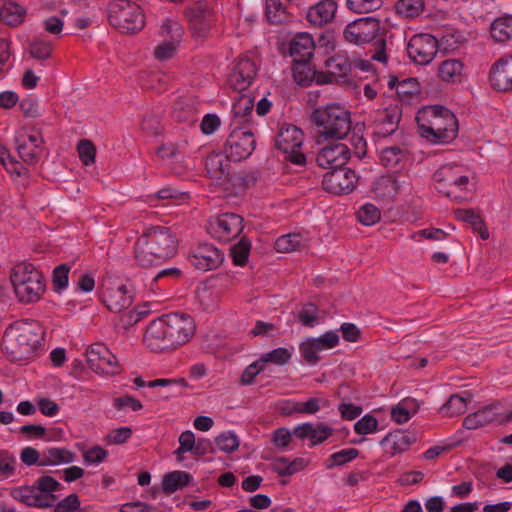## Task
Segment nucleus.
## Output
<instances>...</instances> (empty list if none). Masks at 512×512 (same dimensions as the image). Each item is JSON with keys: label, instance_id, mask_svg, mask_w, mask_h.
I'll return each instance as SVG.
<instances>
[{"label": "nucleus", "instance_id": "bf43d9fd", "mask_svg": "<svg viewBox=\"0 0 512 512\" xmlns=\"http://www.w3.org/2000/svg\"><path fill=\"white\" fill-rule=\"evenodd\" d=\"M299 351L303 359L310 365H315L319 362L320 349L313 341V337L307 338L299 345Z\"/></svg>", "mask_w": 512, "mask_h": 512}, {"label": "nucleus", "instance_id": "5fc2aeb1", "mask_svg": "<svg viewBox=\"0 0 512 512\" xmlns=\"http://www.w3.org/2000/svg\"><path fill=\"white\" fill-rule=\"evenodd\" d=\"M357 218L363 225L372 226L381 219V212L375 205L366 203L359 208Z\"/></svg>", "mask_w": 512, "mask_h": 512}, {"label": "nucleus", "instance_id": "1a4fd4ad", "mask_svg": "<svg viewBox=\"0 0 512 512\" xmlns=\"http://www.w3.org/2000/svg\"><path fill=\"white\" fill-rule=\"evenodd\" d=\"M303 141L304 134L301 129L294 125H285L281 127L277 135L275 146L286 155V160L303 166L306 163V156L301 151Z\"/></svg>", "mask_w": 512, "mask_h": 512}, {"label": "nucleus", "instance_id": "bb28decb", "mask_svg": "<svg viewBox=\"0 0 512 512\" xmlns=\"http://www.w3.org/2000/svg\"><path fill=\"white\" fill-rule=\"evenodd\" d=\"M416 441L414 434L404 430H395L388 433L381 441L380 445L385 454L390 457L396 454L407 451L410 446Z\"/></svg>", "mask_w": 512, "mask_h": 512}, {"label": "nucleus", "instance_id": "774afa93", "mask_svg": "<svg viewBox=\"0 0 512 512\" xmlns=\"http://www.w3.org/2000/svg\"><path fill=\"white\" fill-rule=\"evenodd\" d=\"M132 436V430L129 427H120L111 430L105 437L109 445H121L126 443Z\"/></svg>", "mask_w": 512, "mask_h": 512}, {"label": "nucleus", "instance_id": "20e7f679", "mask_svg": "<svg viewBox=\"0 0 512 512\" xmlns=\"http://www.w3.org/2000/svg\"><path fill=\"white\" fill-rule=\"evenodd\" d=\"M10 281L17 300L23 304L38 302L46 291L43 274L31 263L17 264L12 269Z\"/></svg>", "mask_w": 512, "mask_h": 512}, {"label": "nucleus", "instance_id": "e433bc0d", "mask_svg": "<svg viewBox=\"0 0 512 512\" xmlns=\"http://www.w3.org/2000/svg\"><path fill=\"white\" fill-rule=\"evenodd\" d=\"M74 453L66 448L52 447L42 452L40 466H55L67 464L74 461Z\"/></svg>", "mask_w": 512, "mask_h": 512}, {"label": "nucleus", "instance_id": "0e129e2a", "mask_svg": "<svg viewBox=\"0 0 512 512\" xmlns=\"http://www.w3.org/2000/svg\"><path fill=\"white\" fill-rule=\"evenodd\" d=\"M52 50V43L41 39H35L29 46L31 57L37 60L48 59L51 56Z\"/></svg>", "mask_w": 512, "mask_h": 512}, {"label": "nucleus", "instance_id": "dca6fc26", "mask_svg": "<svg viewBox=\"0 0 512 512\" xmlns=\"http://www.w3.org/2000/svg\"><path fill=\"white\" fill-rule=\"evenodd\" d=\"M207 230L212 237L228 242L242 232L243 218L235 213H223L209 220Z\"/></svg>", "mask_w": 512, "mask_h": 512}, {"label": "nucleus", "instance_id": "b1692460", "mask_svg": "<svg viewBox=\"0 0 512 512\" xmlns=\"http://www.w3.org/2000/svg\"><path fill=\"white\" fill-rule=\"evenodd\" d=\"M161 34H171V39L157 45L154 49V56L157 60L166 61L174 56L182 38L183 29L177 22L166 19L161 26Z\"/></svg>", "mask_w": 512, "mask_h": 512}, {"label": "nucleus", "instance_id": "473e14b6", "mask_svg": "<svg viewBox=\"0 0 512 512\" xmlns=\"http://www.w3.org/2000/svg\"><path fill=\"white\" fill-rule=\"evenodd\" d=\"M254 108V100L242 95L232 106L231 127H243L249 121Z\"/></svg>", "mask_w": 512, "mask_h": 512}, {"label": "nucleus", "instance_id": "c03bdc74", "mask_svg": "<svg viewBox=\"0 0 512 512\" xmlns=\"http://www.w3.org/2000/svg\"><path fill=\"white\" fill-rule=\"evenodd\" d=\"M293 77L294 80L301 86H309L311 82L317 83L319 72L311 68L309 61L293 62Z\"/></svg>", "mask_w": 512, "mask_h": 512}, {"label": "nucleus", "instance_id": "423d86ee", "mask_svg": "<svg viewBox=\"0 0 512 512\" xmlns=\"http://www.w3.org/2000/svg\"><path fill=\"white\" fill-rule=\"evenodd\" d=\"M37 323H16L6 330L5 348L13 360H22L31 356L40 344L41 333Z\"/></svg>", "mask_w": 512, "mask_h": 512}, {"label": "nucleus", "instance_id": "9b49d317", "mask_svg": "<svg viewBox=\"0 0 512 512\" xmlns=\"http://www.w3.org/2000/svg\"><path fill=\"white\" fill-rule=\"evenodd\" d=\"M258 69L259 65L254 58L248 55L239 56L227 76L228 86L237 92L247 90L254 82Z\"/></svg>", "mask_w": 512, "mask_h": 512}, {"label": "nucleus", "instance_id": "4468645a", "mask_svg": "<svg viewBox=\"0 0 512 512\" xmlns=\"http://www.w3.org/2000/svg\"><path fill=\"white\" fill-rule=\"evenodd\" d=\"M256 140L251 130L246 127H232L225 143V153L233 161L248 158L254 151Z\"/></svg>", "mask_w": 512, "mask_h": 512}, {"label": "nucleus", "instance_id": "864d4df0", "mask_svg": "<svg viewBox=\"0 0 512 512\" xmlns=\"http://www.w3.org/2000/svg\"><path fill=\"white\" fill-rule=\"evenodd\" d=\"M291 352L284 347H279L276 349H273L272 351H269L267 353H264L259 358L262 365L265 367L266 363H272L275 365H284L289 362L291 359Z\"/></svg>", "mask_w": 512, "mask_h": 512}, {"label": "nucleus", "instance_id": "cd10ccee", "mask_svg": "<svg viewBox=\"0 0 512 512\" xmlns=\"http://www.w3.org/2000/svg\"><path fill=\"white\" fill-rule=\"evenodd\" d=\"M402 185L393 174L383 175L375 180L372 186L374 197L383 202L393 201L400 193Z\"/></svg>", "mask_w": 512, "mask_h": 512}, {"label": "nucleus", "instance_id": "c85d7f7f", "mask_svg": "<svg viewBox=\"0 0 512 512\" xmlns=\"http://www.w3.org/2000/svg\"><path fill=\"white\" fill-rule=\"evenodd\" d=\"M388 86L391 89H396V94L402 103H417L420 99V84L416 78H406L398 81L396 77H391Z\"/></svg>", "mask_w": 512, "mask_h": 512}, {"label": "nucleus", "instance_id": "ea45409f", "mask_svg": "<svg viewBox=\"0 0 512 512\" xmlns=\"http://www.w3.org/2000/svg\"><path fill=\"white\" fill-rule=\"evenodd\" d=\"M463 72V64L457 59H448L440 63L438 77L447 83L460 81Z\"/></svg>", "mask_w": 512, "mask_h": 512}, {"label": "nucleus", "instance_id": "680f3d73", "mask_svg": "<svg viewBox=\"0 0 512 512\" xmlns=\"http://www.w3.org/2000/svg\"><path fill=\"white\" fill-rule=\"evenodd\" d=\"M346 5L349 10L362 14L378 10L383 0H347Z\"/></svg>", "mask_w": 512, "mask_h": 512}, {"label": "nucleus", "instance_id": "a18cd8bd", "mask_svg": "<svg viewBox=\"0 0 512 512\" xmlns=\"http://www.w3.org/2000/svg\"><path fill=\"white\" fill-rule=\"evenodd\" d=\"M265 15L271 24H281L289 20L287 7L281 0H266Z\"/></svg>", "mask_w": 512, "mask_h": 512}, {"label": "nucleus", "instance_id": "7ed1b4c3", "mask_svg": "<svg viewBox=\"0 0 512 512\" xmlns=\"http://www.w3.org/2000/svg\"><path fill=\"white\" fill-rule=\"evenodd\" d=\"M416 121L421 136L431 143L448 144L457 137V118L443 106H428L419 110Z\"/></svg>", "mask_w": 512, "mask_h": 512}, {"label": "nucleus", "instance_id": "a211bd4d", "mask_svg": "<svg viewBox=\"0 0 512 512\" xmlns=\"http://www.w3.org/2000/svg\"><path fill=\"white\" fill-rule=\"evenodd\" d=\"M188 259L195 269L206 272L220 267L224 254L211 243H200L191 249Z\"/></svg>", "mask_w": 512, "mask_h": 512}, {"label": "nucleus", "instance_id": "aec40b11", "mask_svg": "<svg viewBox=\"0 0 512 512\" xmlns=\"http://www.w3.org/2000/svg\"><path fill=\"white\" fill-rule=\"evenodd\" d=\"M488 82L495 91H512V54L500 57L492 64Z\"/></svg>", "mask_w": 512, "mask_h": 512}, {"label": "nucleus", "instance_id": "052dcab7", "mask_svg": "<svg viewBox=\"0 0 512 512\" xmlns=\"http://www.w3.org/2000/svg\"><path fill=\"white\" fill-rule=\"evenodd\" d=\"M379 430L377 418L371 414H365L354 424V431L359 435L373 434Z\"/></svg>", "mask_w": 512, "mask_h": 512}, {"label": "nucleus", "instance_id": "338daca9", "mask_svg": "<svg viewBox=\"0 0 512 512\" xmlns=\"http://www.w3.org/2000/svg\"><path fill=\"white\" fill-rule=\"evenodd\" d=\"M69 271L70 267L66 264L59 265L53 270L52 284L56 292L60 293L67 288Z\"/></svg>", "mask_w": 512, "mask_h": 512}, {"label": "nucleus", "instance_id": "69168bd1", "mask_svg": "<svg viewBox=\"0 0 512 512\" xmlns=\"http://www.w3.org/2000/svg\"><path fill=\"white\" fill-rule=\"evenodd\" d=\"M215 445L220 451L232 453L238 448L239 440L233 432L227 431L215 438Z\"/></svg>", "mask_w": 512, "mask_h": 512}, {"label": "nucleus", "instance_id": "6ab92c4d", "mask_svg": "<svg viewBox=\"0 0 512 512\" xmlns=\"http://www.w3.org/2000/svg\"><path fill=\"white\" fill-rule=\"evenodd\" d=\"M358 182L356 173L346 167L328 171L322 180L324 190L335 195L349 194Z\"/></svg>", "mask_w": 512, "mask_h": 512}, {"label": "nucleus", "instance_id": "13d9d810", "mask_svg": "<svg viewBox=\"0 0 512 512\" xmlns=\"http://www.w3.org/2000/svg\"><path fill=\"white\" fill-rule=\"evenodd\" d=\"M334 433V429L323 423L319 422L316 425L312 424L311 434H310V446H316L325 442L328 438H330Z\"/></svg>", "mask_w": 512, "mask_h": 512}, {"label": "nucleus", "instance_id": "58836bf2", "mask_svg": "<svg viewBox=\"0 0 512 512\" xmlns=\"http://www.w3.org/2000/svg\"><path fill=\"white\" fill-rule=\"evenodd\" d=\"M25 15L26 9L16 2H5L0 8L1 20L10 26L20 25L24 21Z\"/></svg>", "mask_w": 512, "mask_h": 512}, {"label": "nucleus", "instance_id": "a19ab883", "mask_svg": "<svg viewBox=\"0 0 512 512\" xmlns=\"http://www.w3.org/2000/svg\"><path fill=\"white\" fill-rule=\"evenodd\" d=\"M490 35L497 42H505L512 38V15L496 18L490 26Z\"/></svg>", "mask_w": 512, "mask_h": 512}, {"label": "nucleus", "instance_id": "412c9836", "mask_svg": "<svg viewBox=\"0 0 512 512\" xmlns=\"http://www.w3.org/2000/svg\"><path fill=\"white\" fill-rule=\"evenodd\" d=\"M44 140L40 132L20 134L16 137V149L19 157L28 164H35L39 161L44 151Z\"/></svg>", "mask_w": 512, "mask_h": 512}, {"label": "nucleus", "instance_id": "6e6d98bb", "mask_svg": "<svg viewBox=\"0 0 512 512\" xmlns=\"http://www.w3.org/2000/svg\"><path fill=\"white\" fill-rule=\"evenodd\" d=\"M17 469V458L8 450H0V476L8 479L14 476Z\"/></svg>", "mask_w": 512, "mask_h": 512}, {"label": "nucleus", "instance_id": "37998d69", "mask_svg": "<svg viewBox=\"0 0 512 512\" xmlns=\"http://www.w3.org/2000/svg\"><path fill=\"white\" fill-rule=\"evenodd\" d=\"M305 467V460L303 458H295L289 461L285 457H278L271 463V470L279 476H290Z\"/></svg>", "mask_w": 512, "mask_h": 512}, {"label": "nucleus", "instance_id": "2eb2a0df", "mask_svg": "<svg viewBox=\"0 0 512 512\" xmlns=\"http://www.w3.org/2000/svg\"><path fill=\"white\" fill-rule=\"evenodd\" d=\"M89 368L99 375H116L121 372L117 357L102 343L92 344L86 351Z\"/></svg>", "mask_w": 512, "mask_h": 512}, {"label": "nucleus", "instance_id": "4c0bfd02", "mask_svg": "<svg viewBox=\"0 0 512 512\" xmlns=\"http://www.w3.org/2000/svg\"><path fill=\"white\" fill-rule=\"evenodd\" d=\"M192 476L185 471H173L166 473L162 479V489L165 493L171 494L186 487Z\"/></svg>", "mask_w": 512, "mask_h": 512}, {"label": "nucleus", "instance_id": "5701e85b", "mask_svg": "<svg viewBox=\"0 0 512 512\" xmlns=\"http://www.w3.org/2000/svg\"><path fill=\"white\" fill-rule=\"evenodd\" d=\"M193 35L205 37L215 23V14L206 4L197 3L187 11Z\"/></svg>", "mask_w": 512, "mask_h": 512}, {"label": "nucleus", "instance_id": "49530a36", "mask_svg": "<svg viewBox=\"0 0 512 512\" xmlns=\"http://www.w3.org/2000/svg\"><path fill=\"white\" fill-rule=\"evenodd\" d=\"M359 455V451L356 448H345L340 451L332 453L324 465L327 469H332L336 466L345 465L354 459H356Z\"/></svg>", "mask_w": 512, "mask_h": 512}, {"label": "nucleus", "instance_id": "7c9ffc66", "mask_svg": "<svg viewBox=\"0 0 512 512\" xmlns=\"http://www.w3.org/2000/svg\"><path fill=\"white\" fill-rule=\"evenodd\" d=\"M10 495L14 500L23 503L29 507H50V504L48 502L49 497L42 494L40 495L35 483L30 486L26 485L15 487L11 490Z\"/></svg>", "mask_w": 512, "mask_h": 512}, {"label": "nucleus", "instance_id": "0eeeda50", "mask_svg": "<svg viewBox=\"0 0 512 512\" xmlns=\"http://www.w3.org/2000/svg\"><path fill=\"white\" fill-rule=\"evenodd\" d=\"M110 24L119 32L134 34L141 31L145 25L142 8L130 0H115L110 3L108 10Z\"/></svg>", "mask_w": 512, "mask_h": 512}, {"label": "nucleus", "instance_id": "c756f323", "mask_svg": "<svg viewBox=\"0 0 512 512\" xmlns=\"http://www.w3.org/2000/svg\"><path fill=\"white\" fill-rule=\"evenodd\" d=\"M336 0H321L311 6L307 12V20L314 26L322 27L335 18L337 12Z\"/></svg>", "mask_w": 512, "mask_h": 512}, {"label": "nucleus", "instance_id": "09e8293b", "mask_svg": "<svg viewBox=\"0 0 512 512\" xmlns=\"http://www.w3.org/2000/svg\"><path fill=\"white\" fill-rule=\"evenodd\" d=\"M455 218L467 224L474 232L480 233V213L473 208H459L454 211Z\"/></svg>", "mask_w": 512, "mask_h": 512}, {"label": "nucleus", "instance_id": "3c124183", "mask_svg": "<svg viewBox=\"0 0 512 512\" xmlns=\"http://www.w3.org/2000/svg\"><path fill=\"white\" fill-rule=\"evenodd\" d=\"M251 243L246 238H241L236 244L230 248V254L233 263L243 266L248 261Z\"/></svg>", "mask_w": 512, "mask_h": 512}, {"label": "nucleus", "instance_id": "72a5a7b5", "mask_svg": "<svg viewBox=\"0 0 512 512\" xmlns=\"http://www.w3.org/2000/svg\"><path fill=\"white\" fill-rule=\"evenodd\" d=\"M471 394L464 391L461 394H454L449 397L447 402L439 409L443 417H454L465 412L467 403L471 401Z\"/></svg>", "mask_w": 512, "mask_h": 512}, {"label": "nucleus", "instance_id": "4d7b16f0", "mask_svg": "<svg viewBox=\"0 0 512 512\" xmlns=\"http://www.w3.org/2000/svg\"><path fill=\"white\" fill-rule=\"evenodd\" d=\"M319 318V309L314 303H306L299 310L297 319L303 326L314 327Z\"/></svg>", "mask_w": 512, "mask_h": 512}, {"label": "nucleus", "instance_id": "a878e982", "mask_svg": "<svg viewBox=\"0 0 512 512\" xmlns=\"http://www.w3.org/2000/svg\"><path fill=\"white\" fill-rule=\"evenodd\" d=\"M401 115L402 112L398 105H390L377 111L374 118V134L379 137H387L394 133Z\"/></svg>", "mask_w": 512, "mask_h": 512}, {"label": "nucleus", "instance_id": "393cba45", "mask_svg": "<svg viewBox=\"0 0 512 512\" xmlns=\"http://www.w3.org/2000/svg\"><path fill=\"white\" fill-rule=\"evenodd\" d=\"M350 158V150L343 143H334L323 147L316 156L317 164L324 169L344 167Z\"/></svg>", "mask_w": 512, "mask_h": 512}, {"label": "nucleus", "instance_id": "f03ea898", "mask_svg": "<svg viewBox=\"0 0 512 512\" xmlns=\"http://www.w3.org/2000/svg\"><path fill=\"white\" fill-rule=\"evenodd\" d=\"M178 239L170 227L154 226L138 238L134 246L137 263L149 267L173 257Z\"/></svg>", "mask_w": 512, "mask_h": 512}, {"label": "nucleus", "instance_id": "de8ad7c7", "mask_svg": "<svg viewBox=\"0 0 512 512\" xmlns=\"http://www.w3.org/2000/svg\"><path fill=\"white\" fill-rule=\"evenodd\" d=\"M35 484L37 486V489L39 491V494L46 495L49 497L48 502L50 504V507L54 505V502L56 500V496L53 495V492L58 491L60 488V483L54 479L51 476L45 475L39 477Z\"/></svg>", "mask_w": 512, "mask_h": 512}, {"label": "nucleus", "instance_id": "f257e3e1", "mask_svg": "<svg viewBox=\"0 0 512 512\" xmlns=\"http://www.w3.org/2000/svg\"><path fill=\"white\" fill-rule=\"evenodd\" d=\"M195 331L196 323L189 314L170 313L150 322L144 341L154 352L175 349L188 343Z\"/></svg>", "mask_w": 512, "mask_h": 512}, {"label": "nucleus", "instance_id": "f704fd0d", "mask_svg": "<svg viewBox=\"0 0 512 512\" xmlns=\"http://www.w3.org/2000/svg\"><path fill=\"white\" fill-rule=\"evenodd\" d=\"M327 404V401L319 397H311L306 401H289L287 407L284 409L285 414H316L322 407Z\"/></svg>", "mask_w": 512, "mask_h": 512}, {"label": "nucleus", "instance_id": "f8f14e48", "mask_svg": "<svg viewBox=\"0 0 512 512\" xmlns=\"http://www.w3.org/2000/svg\"><path fill=\"white\" fill-rule=\"evenodd\" d=\"M354 61L346 53H336L325 61V71L319 72L317 84L348 83Z\"/></svg>", "mask_w": 512, "mask_h": 512}, {"label": "nucleus", "instance_id": "4be33fe9", "mask_svg": "<svg viewBox=\"0 0 512 512\" xmlns=\"http://www.w3.org/2000/svg\"><path fill=\"white\" fill-rule=\"evenodd\" d=\"M230 158L226 153L213 151L205 160L207 176L215 185L222 186L230 180Z\"/></svg>", "mask_w": 512, "mask_h": 512}, {"label": "nucleus", "instance_id": "c9c22d12", "mask_svg": "<svg viewBox=\"0 0 512 512\" xmlns=\"http://www.w3.org/2000/svg\"><path fill=\"white\" fill-rule=\"evenodd\" d=\"M307 246V239L301 233H288L276 239L274 247L279 253H290Z\"/></svg>", "mask_w": 512, "mask_h": 512}, {"label": "nucleus", "instance_id": "9d476101", "mask_svg": "<svg viewBox=\"0 0 512 512\" xmlns=\"http://www.w3.org/2000/svg\"><path fill=\"white\" fill-rule=\"evenodd\" d=\"M448 42L446 36L439 41L435 36L428 33L413 35L407 43V54L410 60L417 65H428L435 58L439 45Z\"/></svg>", "mask_w": 512, "mask_h": 512}, {"label": "nucleus", "instance_id": "e2e57ef3", "mask_svg": "<svg viewBox=\"0 0 512 512\" xmlns=\"http://www.w3.org/2000/svg\"><path fill=\"white\" fill-rule=\"evenodd\" d=\"M77 151L83 165L90 166L95 163L96 146L92 141L87 139L80 140L77 145Z\"/></svg>", "mask_w": 512, "mask_h": 512}, {"label": "nucleus", "instance_id": "79ce46f5", "mask_svg": "<svg viewBox=\"0 0 512 512\" xmlns=\"http://www.w3.org/2000/svg\"><path fill=\"white\" fill-rule=\"evenodd\" d=\"M408 157V151L398 145L384 147L379 152V159L383 166L394 168Z\"/></svg>", "mask_w": 512, "mask_h": 512}, {"label": "nucleus", "instance_id": "2f4dec72", "mask_svg": "<svg viewBox=\"0 0 512 512\" xmlns=\"http://www.w3.org/2000/svg\"><path fill=\"white\" fill-rule=\"evenodd\" d=\"M314 50L315 42L309 33H298L290 42L289 52L293 62L310 61Z\"/></svg>", "mask_w": 512, "mask_h": 512}, {"label": "nucleus", "instance_id": "f3484780", "mask_svg": "<svg viewBox=\"0 0 512 512\" xmlns=\"http://www.w3.org/2000/svg\"><path fill=\"white\" fill-rule=\"evenodd\" d=\"M101 300L111 312L121 313L132 306L134 296L125 285L107 281L102 286Z\"/></svg>", "mask_w": 512, "mask_h": 512}, {"label": "nucleus", "instance_id": "6e6552de", "mask_svg": "<svg viewBox=\"0 0 512 512\" xmlns=\"http://www.w3.org/2000/svg\"><path fill=\"white\" fill-rule=\"evenodd\" d=\"M433 180L436 190L452 200L460 201L465 199L463 192L469 184L468 176L462 174L458 165H445L440 167L434 174Z\"/></svg>", "mask_w": 512, "mask_h": 512}, {"label": "nucleus", "instance_id": "39448f33", "mask_svg": "<svg viewBox=\"0 0 512 512\" xmlns=\"http://www.w3.org/2000/svg\"><path fill=\"white\" fill-rule=\"evenodd\" d=\"M319 138L343 139L351 129V115L339 104H328L317 108L312 114Z\"/></svg>", "mask_w": 512, "mask_h": 512}, {"label": "nucleus", "instance_id": "ddd939ff", "mask_svg": "<svg viewBox=\"0 0 512 512\" xmlns=\"http://www.w3.org/2000/svg\"><path fill=\"white\" fill-rule=\"evenodd\" d=\"M383 29L379 19L364 17L349 23L343 31V36L350 43L363 45L376 39Z\"/></svg>", "mask_w": 512, "mask_h": 512}, {"label": "nucleus", "instance_id": "8fccbe9b", "mask_svg": "<svg viewBox=\"0 0 512 512\" xmlns=\"http://www.w3.org/2000/svg\"><path fill=\"white\" fill-rule=\"evenodd\" d=\"M398 14L406 18L417 17L424 8L423 0H398L395 5Z\"/></svg>", "mask_w": 512, "mask_h": 512}, {"label": "nucleus", "instance_id": "603ef678", "mask_svg": "<svg viewBox=\"0 0 512 512\" xmlns=\"http://www.w3.org/2000/svg\"><path fill=\"white\" fill-rule=\"evenodd\" d=\"M196 109L192 104L176 102L172 111V117L180 123H191L194 121Z\"/></svg>", "mask_w": 512, "mask_h": 512}]
</instances>
